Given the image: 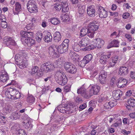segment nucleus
<instances>
[{
  "mask_svg": "<svg viewBox=\"0 0 135 135\" xmlns=\"http://www.w3.org/2000/svg\"><path fill=\"white\" fill-rule=\"evenodd\" d=\"M6 96L8 98L12 99H19L23 95L16 89L10 88L7 90L5 93Z\"/></svg>",
  "mask_w": 135,
  "mask_h": 135,
  "instance_id": "obj_2",
  "label": "nucleus"
},
{
  "mask_svg": "<svg viewBox=\"0 0 135 135\" xmlns=\"http://www.w3.org/2000/svg\"><path fill=\"white\" fill-rule=\"evenodd\" d=\"M31 25L30 24L27 25L24 28V30L25 31H27L28 30H30L31 28Z\"/></svg>",
  "mask_w": 135,
  "mask_h": 135,
  "instance_id": "obj_59",
  "label": "nucleus"
},
{
  "mask_svg": "<svg viewBox=\"0 0 135 135\" xmlns=\"http://www.w3.org/2000/svg\"><path fill=\"white\" fill-rule=\"evenodd\" d=\"M125 37L128 39V40H129V41H131L132 38L130 35L128 34H126L125 35Z\"/></svg>",
  "mask_w": 135,
  "mask_h": 135,
  "instance_id": "obj_62",
  "label": "nucleus"
},
{
  "mask_svg": "<svg viewBox=\"0 0 135 135\" xmlns=\"http://www.w3.org/2000/svg\"><path fill=\"white\" fill-rule=\"evenodd\" d=\"M19 127L18 125L15 124L13 127V128L16 130H17V135H27L24 132V130L22 129H19L18 128Z\"/></svg>",
  "mask_w": 135,
  "mask_h": 135,
  "instance_id": "obj_28",
  "label": "nucleus"
},
{
  "mask_svg": "<svg viewBox=\"0 0 135 135\" xmlns=\"http://www.w3.org/2000/svg\"><path fill=\"white\" fill-rule=\"evenodd\" d=\"M3 42L4 44L7 46L10 45L15 46L16 45V43L15 40L10 37H5Z\"/></svg>",
  "mask_w": 135,
  "mask_h": 135,
  "instance_id": "obj_11",
  "label": "nucleus"
},
{
  "mask_svg": "<svg viewBox=\"0 0 135 135\" xmlns=\"http://www.w3.org/2000/svg\"><path fill=\"white\" fill-rule=\"evenodd\" d=\"M58 110L60 112L64 113L66 112V107L65 106H63L62 105H60L57 107Z\"/></svg>",
  "mask_w": 135,
  "mask_h": 135,
  "instance_id": "obj_37",
  "label": "nucleus"
},
{
  "mask_svg": "<svg viewBox=\"0 0 135 135\" xmlns=\"http://www.w3.org/2000/svg\"><path fill=\"white\" fill-rule=\"evenodd\" d=\"M54 39L56 42H59L61 40L62 38L61 35V33L58 31H56L54 33Z\"/></svg>",
  "mask_w": 135,
  "mask_h": 135,
  "instance_id": "obj_25",
  "label": "nucleus"
},
{
  "mask_svg": "<svg viewBox=\"0 0 135 135\" xmlns=\"http://www.w3.org/2000/svg\"><path fill=\"white\" fill-rule=\"evenodd\" d=\"M49 21L52 24L55 25H57L60 23V21L58 19L54 17L50 19Z\"/></svg>",
  "mask_w": 135,
  "mask_h": 135,
  "instance_id": "obj_38",
  "label": "nucleus"
},
{
  "mask_svg": "<svg viewBox=\"0 0 135 135\" xmlns=\"http://www.w3.org/2000/svg\"><path fill=\"white\" fill-rule=\"evenodd\" d=\"M128 104L126 105V108L128 109H130L131 107H133L135 106V99L131 98L128 99Z\"/></svg>",
  "mask_w": 135,
  "mask_h": 135,
  "instance_id": "obj_19",
  "label": "nucleus"
},
{
  "mask_svg": "<svg viewBox=\"0 0 135 135\" xmlns=\"http://www.w3.org/2000/svg\"><path fill=\"white\" fill-rule=\"evenodd\" d=\"M42 34L41 33L39 32L37 33L36 38L38 42H40L41 41L42 37Z\"/></svg>",
  "mask_w": 135,
  "mask_h": 135,
  "instance_id": "obj_40",
  "label": "nucleus"
},
{
  "mask_svg": "<svg viewBox=\"0 0 135 135\" xmlns=\"http://www.w3.org/2000/svg\"><path fill=\"white\" fill-rule=\"evenodd\" d=\"M6 133L4 129H0V135H6Z\"/></svg>",
  "mask_w": 135,
  "mask_h": 135,
  "instance_id": "obj_64",
  "label": "nucleus"
},
{
  "mask_svg": "<svg viewBox=\"0 0 135 135\" xmlns=\"http://www.w3.org/2000/svg\"><path fill=\"white\" fill-rule=\"evenodd\" d=\"M35 99L32 95H29L27 99L28 102L30 103H33L35 102Z\"/></svg>",
  "mask_w": 135,
  "mask_h": 135,
  "instance_id": "obj_43",
  "label": "nucleus"
},
{
  "mask_svg": "<svg viewBox=\"0 0 135 135\" xmlns=\"http://www.w3.org/2000/svg\"><path fill=\"white\" fill-rule=\"evenodd\" d=\"M87 11L89 16L91 17L94 16L95 10L93 6H91L87 7Z\"/></svg>",
  "mask_w": 135,
  "mask_h": 135,
  "instance_id": "obj_21",
  "label": "nucleus"
},
{
  "mask_svg": "<svg viewBox=\"0 0 135 135\" xmlns=\"http://www.w3.org/2000/svg\"><path fill=\"white\" fill-rule=\"evenodd\" d=\"M44 39V40L46 42H49L52 41V37L50 32H48L45 35Z\"/></svg>",
  "mask_w": 135,
  "mask_h": 135,
  "instance_id": "obj_32",
  "label": "nucleus"
},
{
  "mask_svg": "<svg viewBox=\"0 0 135 135\" xmlns=\"http://www.w3.org/2000/svg\"><path fill=\"white\" fill-rule=\"evenodd\" d=\"M127 83V81L125 79L120 78L118 80L116 84L118 87L122 88L124 87Z\"/></svg>",
  "mask_w": 135,
  "mask_h": 135,
  "instance_id": "obj_13",
  "label": "nucleus"
},
{
  "mask_svg": "<svg viewBox=\"0 0 135 135\" xmlns=\"http://www.w3.org/2000/svg\"><path fill=\"white\" fill-rule=\"evenodd\" d=\"M20 114L17 112L12 113L11 114V117L15 119H19L20 117Z\"/></svg>",
  "mask_w": 135,
  "mask_h": 135,
  "instance_id": "obj_41",
  "label": "nucleus"
},
{
  "mask_svg": "<svg viewBox=\"0 0 135 135\" xmlns=\"http://www.w3.org/2000/svg\"><path fill=\"white\" fill-rule=\"evenodd\" d=\"M38 70V68L36 66L33 67L32 69V74L36 73Z\"/></svg>",
  "mask_w": 135,
  "mask_h": 135,
  "instance_id": "obj_50",
  "label": "nucleus"
},
{
  "mask_svg": "<svg viewBox=\"0 0 135 135\" xmlns=\"http://www.w3.org/2000/svg\"><path fill=\"white\" fill-rule=\"evenodd\" d=\"M98 11L99 12V16L102 18H106L107 16V11L105 10L104 8L101 6H99L97 8Z\"/></svg>",
  "mask_w": 135,
  "mask_h": 135,
  "instance_id": "obj_14",
  "label": "nucleus"
},
{
  "mask_svg": "<svg viewBox=\"0 0 135 135\" xmlns=\"http://www.w3.org/2000/svg\"><path fill=\"white\" fill-rule=\"evenodd\" d=\"M69 42V39H65L62 43L57 47V50L58 52L63 53L67 51L68 50Z\"/></svg>",
  "mask_w": 135,
  "mask_h": 135,
  "instance_id": "obj_4",
  "label": "nucleus"
},
{
  "mask_svg": "<svg viewBox=\"0 0 135 135\" xmlns=\"http://www.w3.org/2000/svg\"><path fill=\"white\" fill-rule=\"evenodd\" d=\"M7 23L6 22H0V26L3 28H6L7 27Z\"/></svg>",
  "mask_w": 135,
  "mask_h": 135,
  "instance_id": "obj_52",
  "label": "nucleus"
},
{
  "mask_svg": "<svg viewBox=\"0 0 135 135\" xmlns=\"http://www.w3.org/2000/svg\"><path fill=\"white\" fill-rule=\"evenodd\" d=\"M92 56L91 54H88L85 56L84 59L86 63H88L91 61L92 59Z\"/></svg>",
  "mask_w": 135,
  "mask_h": 135,
  "instance_id": "obj_39",
  "label": "nucleus"
},
{
  "mask_svg": "<svg viewBox=\"0 0 135 135\" xmlns=\"http://www.w3.org/2000/svg\"><path fill=\"white\" fill-rule=\"evenodd\" d=\"M128 71V67L122 66L119 68L118 73L119 75L123 76L127 74Z\"/></svg>",
  "mask_w": 135,
  "mask_h": 135,
  "instance_id": "obj_23",
  "label": "nucleus"
},
{
  "mask_svg": "<svg viewBox=\"0 0 135 135\" xmlns=\"http://www.w3.org/2000/svg\"><path fill=\"white\" fill-rule=\"evenodd\" d=\"M6 121V118L3 115L0 118V122L1 123H5Z\"/></svg>",
  "mask_w": 135,
  "mask_h": 135,
  "instance_id": "obj_51",
  "label": "nucleus"
},
{
  "mask_svg": "<svg viewBox=\"0 0 135 135\" xmlns=\"http://www.w3.org/2000/svg\"><path fill=\"white\" fill-rule=\"evenodd\" d=\"M17 65H19V67L21 69L25 68L26 67L27 65V60L26 59L24 58Z\"/></svg>",
  "mask_w": 135,
  "mask_h": 135,
  "instance_id": "obj_34",
  "label": "nucleus"
},
{
  "mask_svg": "<svg viewBox=\"0 0 135 135\" xmlns=\"http://www.w3.org/2000/svg\"><path fill=\"white\" fill-rule=\"evenodd\" d=\"M90 42V40L87 37H85L83 38L79 43L81 46L84 47L88 45Z\"/></svg>",
  "mask_w": 135,
  "mask_h": 135,
  "instance_id": "obj_18",
  "label": "nucleus"
},
{
  "mask_svg": "<svg viewBox=\"0 0 135 135\" xmlns=\"http://www.w3.org/2000/svg\"><path fill=\"white\" fill-rule=\"evenodd\" d=\"M111 53H109L107 55H102L100 57V62L103 64H105L107 62L108 59L111 57Z\"/></svg>",
  "mask_w": 135,
  "mask_h": 135,
  "instance_id": "obj_17",
  "label": "nucleus"
},
{
  "mask_svg": "<svg viewBox=\"0 0 135 135\" xmlns=\"http://www.w3.org/2000/svg\"><path fill=\"white\" fill-rule=\"evenodd\" d=\"M118 57L117 56H115L111 58L109 60V65L110 67H113L117 63L118 60Z\"/></svg>",
  "mask_w": 135,
  "mask_h": 135,
  "instance_id": "obj_26",
  "label": "nucleus"
},
{
  "mask_svg": "<svg viewBox=\"0 0 135 135\" xmlns=\"http://www.w3.org/2000/svg\"><path fill=\"white\" fill-rule=\"evenodd\" d=\"M62 12H68L69 10V8L68 4H62Z\"/></svg>",
  "mask_w": 135,
  "mask_h": 135,
  "instance_id": "obj_44",
  "label": "nucleus"
},
{
  "mask_svg": "<svg viewBox=\"0 0 135 135\" xmlns=\"http://www.w3.org/2000/svg\"><path fill=\"white\" fill-rule=\"evenodd\" d=\"M56 49V46L54 45H52L49 47V53L51 56L55 57L56 56V53L55 52Z\"/></svg>",
  "mask_w": 135,
  "mask_h": 135,
  "instance_id": "obj_22",
  "label": "nucleus"
},
{
  "mask_svg": "<svg viewBox=\"0 0 135 135\" xmlns=\"http://www.w3.org/2000/svg\"><path fill=\"white\" fill-rule=\"evenodd\" d=\"M77 93L86 98H89L93 95V92L90 89L89 91H86L85 89L84 88H81L78 89Z\"/></svg>",
  "mask_w": 135,
  "mask_h": 135,
  "instance_id": "obj_7",
  "label": "nucleus"
},
{
  "mask_svg": "<svg viewBox=\"0 0 135 135\" xmlns=\"http://www.w3.org/2000/svg\"><path fill=\"white\" fill-rule=\"evenodd\" d=\"M85 11V8L84 6L80 7L79 8L78 16L80 17H82L83 16V15Z\"/></svg>",
  "mask_w": 135,
  "mask_h": 135,
  "instance_id": "obj_33",
  "label": "nucleus"
},
{
  "mask_svg": "<svg viewBox=\"0 0 135 135\" xmlns=\"http://www.w3.org/2000/svg\"><path fill=\"white\" fill-rule=\"evenodd\" d=\"M130 77L132 79H135V73L133 71H131Z\"/></svg>",
  "mask_w": 135,
  "mask_h": 135,
  "instance_id": "obj_61",
  "label": "nucleus"
},
{
  "mask_svg": "<svg viewBox=\"0 0 135 135\" xmlns=\"http://www.w3.org/2000/svg\"><path fill=\"white\" fill-rule=\"evenodd\" d=\"M86 104L85 103H84V104L81 105L79 107V108L80 109V110L81 111L85 109L86 107Z\"/></svg>",
  "mask_w": 135,
  "mask_h": 135,
  "instance_id": "obj_58",
  "label": "nucleus"
},
{
  "mask_svg": "<svg viewBox=\"0 0 135 135\" xmlns=\"http://www.w3.org/2000/svg\"><path fill=\"white\" fill-rule=\"evenodd\" d=\"M12 109V107L11 105L6 104L5 105V107L3 109V112L6 114L10 113Z\"/></svg>",
  "mask_w": 135,
  "mask_h": 135,
  "instance_id": "obj_27",
  "label": "nucleus"
},
{
  "mask_svg": "<svg viewBox=\"0 0 135 135\" xmlns=\"http://www.w3.org/2000/svg\"><path fill=\"white\" fill-rule=\"evenodd\" d=\"M62 7V4H57L54 6V8L57 11H60Z\"/></svg>",
  "mask_w": 135,
  "mask_h": 135,
  "instance_id": "obj_45",
  "label": "nucleus"
},
{
  "mask_svg": "<svg viewBox=\"0 0 135 135\" xmlns=\"http://www.w3.org/2000/svg\"><path fill=\"white\" fill-rule=\"evenodd\" d=\"M123 95V93L120 90H115L113 93V97L116 100H118L121 98Z\"/></svg>",
  "mask_w": 135,
  "mask_h": 135,
  "instance_id": "obj_24",
  "label": "nucleus"
},
{
  "mask_svg": "<svg viewBox=\"0 0 135 135\" xmlns=\"http://www.w3.org/2000/svg\"><path fill=\"white\" fill-rule=\"evenodd\" d=\"M21 39L22 38L25 40L24 38H28L32 37L33 33L32 32L21 31L20 32Z\"/></svg>",
  "mask_w": 135,
  "mask_h": 135,
  "instance_id": "obj_12",
  "label": "nucleus"
},
{
  "mask_svg": "<svg viewBox=\"0 0 135 135\" xmlns=\"http://www.w3.org/2000/svg\"><path fill=\"white\" fill-rule=\"evenodd\" d=\"M27 7L28 11L30 12H36L38 11L37 4L33 0H30L28 1Z\"/></svg>",
  "mask_w": 135,
  "mask_h": 135,
  "instance_id": "obj_6",
  "label": "nucleus"
},
{
  "mask_svg": "<svg viewBox=\"0 0 135 135\" xmlns=\"http://www.w3.org/2000/svg\"><path fill=\"white\" fill-rule=\"evenodd\" d=\"M104 109L105 110H107L108 109H110V106L109 105V103H106L104 105Z\"/></svg>",
  "mask_w": 135,
  "mask_h": 135,
  "instance_id": "obj_55",
  "label": "nucleus"
},
{
  "mask_svg": "<svg viewBox=\"0 0 135 135\" xmlns=\"http://www.w3.org/2000/svg\"><path fill=\"white\" fill-rule=\"evenodd\" d=\"M95 40L97 41L95 45L96 47L98 49L102 47L104 43V41L100 38L95 39Z\"/></svg>",
  "mask_w": 135,
  "mask_h": 135,
  "instance_id": "obj_29",
  "label": "nucleus"
},
{
  "mask_svg": "<svg viewBox=\"0 0 135 135\" xmlns=\"http://www.w3.org/2000/svg\"><path fill=\"white\" fill-rule=\"evenodd\" d=\"M93 48V45H89L87 47H85L84 48V51H89Z\"/></svg>",
  "mask_w": 135,
  "mask_h": 135,
  "instance_id": "obj_54",
  "label": "nucleus"
},
{
  "mask_svg": "<svg viewBox=\"0 0 135 135\" xmlns=\"http://www.w3.org/2000/svg\"><path fill=\"white\" fill-rule=\"evenodd\" d=\"M64 67L65 70L70 73L75 74L77 71V69L75 66L70 62H65L64 65Z\"/></svg>",
  "mask_w": 135,
  "mask_h": 135,
  "instance_id": "obj_5",
  "label": "nucleus"
},
{
  "mask_svg": "<svg viewBox=\"0 0 135 135\" xmlns=\"http://www.w3.org/2000/svg\"><path fill=\"white\" fill-rule=\"evenodd\" d=\"M21 40L24 45L25 44L28 47H31L33 45L35 44V40L34 39L30 38H25V40H24L22 38Z\"/></svg>",
  "mask_w": 135,
  "mask_h": 135,
  "instance_id": "obj_15",
  "label": "nucleus"
},
{
  "mask_svg": "<svg viewBox=\"0 0 135 135\" xmlns=\"http://www.w3.org/2000/svg\"><path fill=\"white\" fill-rule=\"evenodd\" d=\"M87 63H86L85 61L84 60V59L83 60L81 61L79 63V64H80V66L82 67L84 66Z\"/></svg>",
  "mask_w": 135,
  "mask_h": 135,
  "instance_id": "obj_56",
  "label": "nucleus"
},
{
  "mask_svg": "<svg viewBox=\"0 0 135 135\" xmlns=\"http://www.w3.org/2000/svg\"><path fill=\"white\" fill-rule=\"evenodd\" d=\"M100 87L98 86L94 85L92 86L90 89L93 95H96L97 94L100 90Z\"/></svg>",
  "mask_w": 135,
  "mask_h": 135,
  "instance_id": "obj_30",
  "label": "nucleus"
},
{
  "mask_svg": "<svg viewBox=\"0 0 135 135\" xmlns=\"http://www.w3.org/2000/svg\"><path fill=\"white\" fill-rule=\"evenodd\" d=\"M24 121L23 123L25 124L24 126L25 128L28 129L29 128H31L32 127V125L31 124V119L28 117V116L26 115L25 117L23 118Z\"/></svg>",
  "mask_w": 135,
  "mask_h": 135,
  "instance_id": "obj_9",
  "label": "nucleus"
},
{
  "mask_svg": "<svg viewBox=\"0 0 135 135\" xmlns=\"http://www.w3.org/2000/svg\"><path fill=\"white\" fill-rule=\"evenodd\" d=\"M60 62L59 61H58L57 60L56 62H55L53 64L54 65H55L56 66H57V67H56V68H57V67L59 66L60 65V66L61 65H60Z\"/></svg>",
  "mask_w": 135,
  "mask_h": 135,
  "instance_id": "obj_63",
  "label": "nucleus"
},
{
  "mask_svg": "<svg viewBox=\"0 0 135 135\" xmlns=\"http://www.w3.org/2000/svg\"><path fill=\"white\" fill-rule=\"evenodd\" d=\"M107 73L104 71H101L99 76V79L100 83L103 85L106 83V81Z\"/></svg>",
  "mask_w": 135,
  "mask_h": 135,
  "instance_id": "obj_10",
  "label": "nucleus"
},
{
  "mask_svg": "<svg viewBox=\"0 0 135 135\" xmlns=\"http://www.w3.org/2000/svg\"><path fill=\"white\" fill-rule=\"evenodd\" d=\"M98 24L95 22H90L88 24V27L90 31H95L98 28Z\"/></svg>",
  "mask_w": 135,
  "mask_h": 135,
  "instance_id": "obj_16",
  "label": "nucleus"
},
{
  "mask_svg": "<svg viewBox=\"0 0 135 135\" xmlns=\"http://www.w3.org/2000/svg\"><path fill=\"white\" fill-rule=\"evenodd\" d=\"M89 29L88 28L86 27H85L83 28L80 30V36L82 37L85 36L87 34Z\"/></svg>",
  "mask_w": 135,
  "mask_h": 135,
  "instance_id": "obj_35",
  "label": "nucleus"
},
{
  "mask_svg": "<svg viewBox=\"0 0 135 135\" xmlns=\"http://www.w3.org/2000/svg\"><path fill=\"white\" fill-rule=\"evenodd\" d=\"M79 44L75 43L73 46V50L76 51H79L81 49V47Z\"/></svg>",
  "mask_w": 135,
  "mask_h": 135,
  "instance_id": "obj_42",
  "label": "nucleus"
},
{
  "mask_svg": "<svg viewBox=\"0 0 135 135\" xmlns=\"http://www.w3.org/2000/svg\"><path fill=\"white\" fill-rule=\"evenodd\" d=\"M109 103L111 108L115 106L117 104V102L115 100L110 101Z\"/></svg>",
  "mask_w": 135,
  "mask_h": 135,
  "instance_id": "obj_48",
  "label": "nucleus"
},
{
  "mask_svg": "<svg viewBox=\"0 0 135 135\" xmlns=\"http://www.w3.org/2000/svg\"><path fill=\"white\" fill-rule=\"evenodd\" d=\"M119 33H118L117 32L115 31L110 35V36L111 37L115 38L119 37Z\"/></svg>",
  "mask_w": 135,
  "mask_h": 135,
  "instance_id": "obj_49",
  "label": "nucleus"
},
{
  "mask_svg": "<svg viewBox=\"0 0 135 135\" xmlns=\"http://www.w3.org/2000/svg\"><path fill=\"white\" fill-rule=\"evenodd\" d=\"M71 85H68L65 86L64 87V91L66 92H68L70 90V88Z\"/></svg>",
  "mask_w": 135,
  "mask_h": 135,
  "instance_id": "obj_53",
  "label": "nucleus"
},
{
  "mask_svg": "<svg viewBox=\"0 0 135 135\" xmlns=\"http://www.w3.org/2000/svg\"><path fill=\"white\" fill-rule=\"evenodd\" d=\"M8 79V76L7 73L4 70L2 71L0 76L1 81L2 82H5Z\"/></svg>",
  "mask_w": 135,
  "mask_h": 135,
  "instance_id": "obj_20",
  "label": "nucleus"
},
{
  "mask_svg": "<svg viewBox=\"0 0 135 135\" xmlns=\"http://www.w3.org/2000/svg\"><path fill=\"white\" fill-rule=\"evenodd\" d=\"M61 18L63 22L66 23L69 22L70 20V17L67 13L62 14L61 16Z\"/></svg>",
  "mask_w": 135,
  "mask_h": 135,
  "instance_id": "obj_31",
  "label": "nucleus"
},
{
  "mask_svg": "<svg viewBox=\"0 0 135 135\" xmlns=\"http://www.w3.org/2000/svg\"><path fill=\"white\" fill-rule=\"evenodd\" d=\"M55 78L58 84L62 86L64 85L68 81L66 75L62 69L56 71Z\"/></svg>",
  "mask_w": 135,
  "mask_h": 135,
  "instance_id": "obj_1",
  "label": "nucleus"
},
{
  "mask_svg": "<svg viewBox=\"0 0 135 135\" xmlns=\"http://www.w3.org/2000/svg\"><path fill=\"white\" fill-rule=\"evenodd\" d=\"M119 42L116 40H114L112 41L109 44V47L108 48L112 47H119Z\"/></svg>",
  "mask_w": 135,
  "mask_h": 135,
  "instance_id": "obj_36",
  "label": "nucleus"
},
{
  "mask_svg": "<svg viewBox=\"0 0 135 135\" xmlns=\"http://www.w3.org/2000/svg\"><path fill=\"white\" fill-rule=\"evenodd\" d=\"M15 9L16 11L18 12L20 11L21 9V4L18 2H17L15 4Z\"/></svg>",
  "mask_w": 135,
  "mask_h": 135,
  "instance_id": "obj_47",
  "label": "nucleus"
},
{
  "mask_svg": "<svg viewBox=\"0 0 135 135\" xmlns=\"http://www.w3.org/2000/svg\"><path fill=\"white\" fill-rule=\"evenodd\" d=\"M129 16V14L128 13H124L123 15V17L124 19L127 18Z\"/></svg>",
  "mask_w": 135,
  "mask_h": 135,
  "instance_id": "obj_60",
  "label": "nucleus"
},
{
  "mask_svg": "<svg viewBox=\"0 0 135 135\" xmlns=\"http://www.w3.org/2000/svg\"><path fill=\"white\" fill-rule=\"evenodd\" d=\"M47 2L46 0H44L41 1L39 2V4L41 5H42L45 7L46 5L47 4Z\"/></svg>",
  "mask_w": 135,
  "mask_h": 135,
  "instance_id": "obj_57",
  "label": "nucleus"
},
{
  "mask_svg": "<svg viewBox=\"0 0 135 135\" xmlns=\"http://www.w3.org/2000/svg\"><path fill=\"white\" fill-rule=\"evenodd\" d=\"M57 67V66L53 64L52 62L49 61L41 65V68L42 70L48 73L52 71L54 68Z\"/></svg>",
  "mask_w": 135,
  "mask_h": 135,
  "instance_id": "obj_3",
  "label": "nucleus"
},
{
  "mask_svg": "<svg viewBox=\"0 0 135 135\" xmlns=\"http://www.w3.org/2000/svg\"><path fill=\"white\" fill-rule=\"evenodd\" d=\"M26 54L23 52H20L19 54H17L15 56V63L17 64L21 62V61L24 58L26 59Z\"/></svg>",
  "mask_w": 135,
  "mask_h": 135,
  "instance_id": "obj_8",
  "label": "nucleus"
},
{
  "mask_svg": "<svg viewBox=\"0 0 135 135\" xmlns=\"http://www.w3.org/2000/svg\"><path fill=\"white\" fill-rule=\"evenodd\" d=\"M95 32L93 31H90L89 30L87 33L88 36L91 38H93Z\"/></svg>",
  "mask_w": 135,
  "mask_h": 135,
  "instance_id": "obj_46",
  "label": "nucleus"
}]
</instances>
